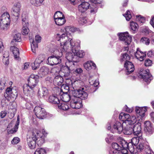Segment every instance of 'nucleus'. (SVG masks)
I'll list each match as a JSON object with an SVG mask.
<instances>
[{
    "label": "nucleus",
    "mask_w": 154,
    "mask_h": 154,
    "mask_svg": "<svg viewBox=\"0 0 154 154\" xmlns=\"http://www.w3.org/2000/svg\"><path fill=\"white\" fill-rule=\"evenodd\" d=\"M74 89L79 88L72 91L71 94L73 95L71 103V107L73 109H79L82 106L80 99L85 100L87 98L88 94L86 88L84 86L83 82L77 79H73L71 83Z\"/></svg>",
    "instance_id": "f257e3e1"
},
{
    "label": "nucleus",
    "mask_w": 154,
    "mask_h": 154,
    "mask_svg": "<svg viewBox=\"0 0 154 154\" xmlns=\"http://www.w3.org/2000/svg\"><path fill=\"white\" fill-rule=\"evenodd\" d=\"M56 40L60 41V47L62 49L63 51H67L69 49V47L67 46L69 42L71 48V50L76 49V47H79L80 45V41H78L76 42L72 39V38L69 37L66 34L63 33L60 34L57 33L55 35Z\"/></svg>",
    "instance_id": "f03ea898"
},
{
    "label": "nucleus",
    "mask_w": 154,
    "mask_h": 154,
    "mask_svg": "<svg viewBox=\"0 0 154 154\" xmlns=\"http://www.w3.org/2000/svg\"><path fill=\"white\" fill-rule=\"evenodd\" d=\"M10 22V16L8 13H4L0 18V27L3 30L7 29Z\"/></svg>",
    "instance_id": "7ed1b4c3"
},
{
    "label": "nucleus",
    "mask_w": 154,
    "mask_h": 154,
    "mask_svg": "<svg viewBox=\"0 0 154 154\" xmlns=\"http://www.w3.org/2000/svg\"><path fill=\"white\" fill-rule=\"evenodd\" d=\"M62 51L61 52L59 53V55H52L48 57V63L51 66L57 65L61 62V59L60 57L63 55Z\"/></svg>",
    "instance_id": "20e7f679"
},
{
    "label": "nucleus",
    "mask_w": 154,
    "mask_h": 154,
    "mask_svg": "<svg viewBox=\"0 0 154 154\" xmlns=\"http://www.w3.org/2000/svg\"><path fill=\"white\" fill-rule=\"evenodd\" d=\"M30 136L27 138V143L29 147L31 149H35L36 146V138L35 137L37 134L36 132H33L32 130L29 132Z\"/></svg>",
    "instance_id": "39448f33"
},
{
    "label": "nucleus",
    "mask_w": 154,
    "mask_h": 154,
    "mask_svg": "<svg viewBox=\"0 0 154 154\" xmlns=\"http://www.w3.org/2000/svg\"><path fill=\"white\" fill-rule=\"evenodd\" d=\"M139 77L143 79L145 82H149L153 79L152 75L149 73L148 69L145 70L143 69H140L139 71Z\"/></svg>",
    "instance_id": "423d86ee"
},
{
    "label": "nucleus",
    "mask_w": 154,
    "mask_h": 154,
    "mask_svg": "<svg viewBox=\"0 0 154 154\" xmlns=\"http://www.w3.org/2000/svg\"><path fill=\"white\" fill-rule=\"evenodd\" d=\"M34 112L37 117L41 119H43L46 115V112L45 109L38 106H35Z\"/></svg>",
    "instance_id": "0eeeda50"
},
{
    "label": "nucleus",
    "mask_w": 154,
    "mask_h": 154,
    "mask_svg": "<svg viewBox=\"0 0 154 154\" xmlns=\"http://www.w3.org/2000/svg\"><path fill=\"white\" fill-rule=\"evenodd\" d=\"M38 76L34 74L31 75L28 79V84L29 87L34 88L36 86L38 81Z\"/></svg>",
    "instance_id": "6e6552de"
},
{
    "label": "nucleus",
    "mask_w": 154,
    "mask_h": 154,
    "mask_svg": "<svg viewBox=\"0 0 154 154\" xmlns=\"http://www.w3.org/2000/svg\"><path fill=\"white\" fill-rule=\"evenodd\" d=\"M119 39L121 41L124 42L125 45H128L130 44L132 38L129 35L128 32L119 34Z\"/></svg>",
    "instance_id": "1a4fd4ad"
},
{
    "label": "nucleus",
    "mask_w": 154,
    "mask_h": 154,
    "mask_svg": "<svg viewBox=\"0 0 154 154\" xmlns=\"http://www.w3.org/2000/svg\"><path fill=\"white\" fill-rule=\"evenodd\" d=\"M32 131L33 132L35 133V132H36V133L37 134H35L36 135L35 137L36 139V143L38 146H41L45 142V136H41L39 131L36 129H33Z\"/></svg>",
    "instance_id": "9d476101"
},
{
    "label": "nucleus",
    "mask_w": 154,
    "mask_h": 154,
    "mask_svg": "<svg viewBox=\"0 0 154 154\" xmlns=\"http://www.w3.org/2000/svg\"><path fill=\"white\" fill-rule=\"evenodd\" d=\"M22 21L23 27L22 28V33L24 35H27L29 30L28 28L29 25L27 17L25 16H22Z\"/></svg>",
    "instance_id": "9b49d317"
},
{
    "label": "nucleus",
    "mask_w": 154,
    "mask_h": 154,
    "mask_svg": "<svg viewBox=\"0 0 154 154\" xmlns=\"http://www.w3.org/2000/svg\"><path fill=\"white\" fill-rule=\"evenodd\" d=\"M6 93L10 98L15 99L17 96V89L16 87L12 88L10 86L7 88Z\"/></svg>",
    "instance_id": "f8f14e48"
},
{
    "label": "nucleus",
    "mask_w": 154,
    "mask_h": 154,
    "mask_svg": "<svg viewBox=\"0 0 154 154\" xmlns=\"http://www.w3.org/2000/svg\"><path fill=\"white\" fill-rule=\"evenodd\" d=\"M147 111V107L144 106L140 107L136 106L135 107V112L136 115L140 119H142L145 116V112Z\"/></svg>",
    "instance_id": "ddd939ff"
},
{
    "label": "nucleus",
    "mask_w": 154,
    "mask_h": 154,
    "mask_svg": "<svg viewBox=\"0 0 154 154\" xmlns=\"http://www.w3.org/2000/svg\"><path fill=\"white\" fill-rule=\"evenodd\" d=\"M21 7L20 3L16 2L12 8V14L14 16L17 17V18L20 15Z\"/></svg>",
    "instance_id": "4468645a"
},
{
    "label": "nucleus",
    "mask_w": 154,
    "mask_h": 154,
    "mask_svg": "<svg viewBox=\"0 0 154 154\" xmlns=\"http://www.w3.org/2000/svg\"><path fill=\"white\" fill-rule=\"evenodd\" d=\"M144 130L146 134H151L154 132L153 125L149 121H146L144 122Z\"/></svg>",
    "instance_id": "2eb2a0df"
},
{
    "label": "nucleus",
    "mask_w": 154,
    "mask_h": 154,
    "mask_svg": "<svg viewBox=\"0 0 154 154\" xmlns=\"http://www.w3.org/2000/svg\"><path fill=\"white\" fill-rule=\"evenodd\" d=\"M124 67L126 68V74L128 75L133 72L134 70V68L132 63L129 61L125 62L124 64Z\"/></svg>",
    "instance_id": "dca6fc26"
},
{
    "label": "nucleus",
    "mask_w": 154,
    "mask_h": 154,
    "mask_svg": "<svg viewBox=\"0 0 154 154\" xmlns=\"http://www.w3.org/2000/svg\"><path fill=\"white\" fill-rule=\"evenodd\" d=\"M17 105L15 102H13L10 106L8 112L10 113L9 117L10 119L13 118L16 111Z\"/></svg>",
    "instance_id": "f3484780"
},
{
    "label": "nucleus",
    "mask_w": 154,
    "mask_h": 154,
    "mask_svg": "<svg viewBox=\"0 0 154 154\" xmlns=\"http://www.w3.org/2000/svg\"><path fill=\"white\" fill-rule=\"evenodd\" d=\"M134 55L137 59L140 61H142L144 60L146 54V53L142 52L139 48H137V51L135 53Z\"/></svg>",
    "instance_id": "a211bd4d"
},
{
    "label": "nucleus",
    "mask_w": 154,
    "mask_h": 154,
    "mask_svg": "<svg viewBox=\"0 0 154 154\" xmlns=\"http://www.w3.org/2000/svg\"><path fill=\"white\" fill-rule=\"evenodd\" d=\"M90 6V4L87 2H84L79 5L78 9L79 11L81 13L85 12Z\"/></svg>",
    "instance_id": "6ab92c4d"
},
{
    "label": "nucleus",
    "mask_w": 154,
    "mask_h": 154,
    "mask_svg": "<svg viewBox=\"0 0 154 154\" xmlns=\"http://www.w3.org/2000/svg\"><path fill=\"white\" fill-rule=\"evenodd\" d=\"M29 38L31 44V48L33 53H35L36 50L38 48V45L34 41L33 36L30 33L29 35Z\"/></svg>",
    "instance_id": "aec40b11"
},
{
    "label": "nucleus",
    "mask_w": 154,
    "mask_h": 154,
    "mask_svg": "<svg viewBox=\"0 0 154 154\" xmlns=\"http://www.w3.org/2000/svg\"><path fill=\"white\" fill-rule=\"evenodd\" d=\"M23 88L24 93L27 96H30L33 92L34 88L26 84L23 85Z\"/></svg>",
    "instance_id": "412c9836"
},
{
    "label": "nucleus",
    "mask_w": 154,
    "mask_h": 154,
    "mask_svg": "<svg viewBox=\"0 0 154 154\" xmlns=\"http://www.w3.org/2000/svg\"><path fill=\"white\" fill-rule=\"evenodd\" d=\"M133 132L134 135H136L142 136L141 133V128L140 124V123H137L134 125H133Z\"/></svg>",
    "instance_id": "4be33fe9"
},
{
    "label": "nucleus",
    "mask_w": 154,
    "mask_h": 154,
    "mask_svg": "<svg viewBox=\"0 0 154 154\" xmlns=\"http://www.w3.org/2000/svg\"><path fill=\"white\" fill-rule=\"evenodd\" d=\"M144 141V140L143 139L142 136L140 135L139 136H137L132 138L131 140V142L130 143H131V147H132V145L136 146L138 144L139 142L140 143L143 142Z\"/></svg>",
    "instance_id": "5701e85b"
},
{
    "label": "nucleus",
    "mask_w": 154,
    "mask_h": 154,
    "mask_svg": "<svg viewBox=\"0 0 154 154\" xmlns=\"http://www.w3.org/2000/svg\"><path fill=\"white\" fill-rule=\"evenodd\" d=\"M113 128L115 132L119 134H120L123 130V128L122 124L119 122H116L113 126Z\"/></svg>",
    "instance_id": "b1692460"
},
{
    "label": "nucleus",
    "mask_w": 154,
    "mask_h": 154,
    "mask_svg": "<svg viewBox=\"0 0 154 154\" xmlns=\"http://www.w3.org/2000/svg\"><path fill=\"white\" fill-rule=\"evenodd\" d=\"M85 68L88 71L94 69L96 68L95 64L91 61H88L84 64Z\"/></svg>",
    "instance_id": "393cba45"
},
{
    "label": "nucleus",
    "mask_w": 154,
    "mask_h": 154,
    "mask_svg": "<svg viewBox=\"0 0 154 154\" xmlns=\"http://www.w3.org/2000/svg\"><path fill=\"white\" fill-rule=\"evenodd\" d=\"M48 94V90L45 87H42L38 92V95L40 97H44L47 96Z\"/></svg>",
    "instance_id": "a878e982"
},
{
    "label": "nucleus",
    "mask_w": 154,
    "mask_h": 154,
    "mask_svg": "<svg viewBox=\"0 0 154 154\" xmlns=\"http://www.w3.org/2000/svg\"><path fill=\"white\" fill-rule=\"evenodd\" d=\"M132 128H133V125L128 124L123 128L122 131L125 134H131L133 132Z\"/></svg>",
    "instance_id": "bb28decb"
},
{
    "label": "nucleus",
    "mask_w": 154,
    "mask_h": 154,
    "mask_svg": "<svg viewBox=\"0 0 154 154\" xmlns=\"http://www.w3.org/2000/svg\"><path fill=\"white\" fill-rule=\"evenodd\" d=\"M10 50L13 52L14 58L17 60L19 58L20 54L18 48L15 46H13L11 47Z\"/></svg>",
    "instance_id": "cd10ccee"
},
{
    "label": "nucleus",
    "mask_w": 154,
    "mask_h": 154,
    "mask_svg": "<svg viewBox=\"0 0 154 154\" xmlns=\"http://www.w3.org/2000/svg\"><path fill=\"white\" fill-rule=\"evenodd\" d=\"M20 34V33H17L14 35L13 37V39L11 42V44L12 45H16L17 43L20 42L21 40Z\"/></svg>",
    "instance_id": "c85d7f7f"
},
{
    "label": "nucleus",
    "mask_w": 154,
    "mask_h": 154,
    "mask_svg": "<svg viewBox=\"0 0 154 154\" xmlns=\"http://www.w3.org/2000/svg\"><path fill=\"white\" fill-rule=\"evenodd\" d=\"M112 146L113 148L115 149L112 151L113 154H119V151L121 149V146L116 143H112Z\"/></svg>",
    "instance_id": "c756f323"
},
{
    "label": "nucleus",
    "mask_w": 154,
    "mask_h": 154,
    "mask_svg": "<svg viewBox=\"0 0 154 154\" xmlns=\"http://www.w3.org/2000/svg\"><path fill=\"white\" fill-rule=\"evenodd\" d=\"M53 82L55 84L58 85H61L63 82V79L60 75H57L54 78Z\"/></svg>",
    "instance_id": "7c9ffc66"
},
{
    "label": "nucleus",
    "mask_w": 154,
    "mask_h": 154,
    "mask_svg": "<svg viewBox=\"0 0 154 154\" xmlns=\"http://www.w3.org/2000/svg\"><path fill=\"white\" fill-rule=\"evenodd\" d=\"M72 96L73 95H72V96L71 97L69 94L65 93L62 94L60 98L64 102H67L69 101L70 99H71V101H72ZM71 103V102H70V104Z\"/></svg>",
    "instance_id": "2f4dec72"
},
{
    "label": "nucleus",
    "mask_w": 154,
    "mask_h": 154,
    "mask_svg": "<svg viewBox=\"0 0 154 154\" xmlns=\"http://www.w3.org/2000/svg\"><path fill=\"white\" fill-rule=\"evenodd\" d=\"M49 69L48 68L43 66L39 70L38 74L41 77L44 76L48 74Z\"/></svg>",
    "instance_id": "473e14b6"
},
{
    "label": "nucleus",
    "mask_w": 154,
    "mask_h": 154,
    "mask_svg": "<svg viewBox=\"0 0 154 154\" xmlns=\"http://www.w3.org/2000/svg\"><path fill=\"white\" fill-rule=\"evenodd\" d=\"M45 56L44 55H39L35 60V63L36 64V67L39 66V64L45 60Z\"/></svg>",
    "instance_id": "72a5a7b5"
},
{
    "label": "nucleus",
    "mask_w": 154,
    "mask_h": 154,
    "mask_svg": "<svg viewBox=\"0 0 154 154\" xmlns=\"http://www.w3.org/2000/svg\"><path fill=\"white\" fill-rule=\"evenodd\" d=\"M70 70V69L66 66H63L61 68V70L64 73L63 76L65 77H68L69 75Z\"/></svg>",
    "instance_id": "f704fd0d"
},
{
    "label": "nucleus",
    "mask_w": 154,
    "mask_h": 154,
    "mask_svg": "<svg viewBox=\"0 0 154 154\" xmlns=\"http://www.w3.org/2000/svg\"><path fill=\"white\" fill-rule=\"evenodd\" d=\"M137 121V119L136 117L134 116H131L129 115V118L127 119L126 122V123H127L128 125H133Z\"/></svg>",
    "instance_id": "c9c22d12"
},
{
    "label": "nucleus",
    "mask_w": 154,
    "mask_h": 154,
    "mask_svg": "<svg viewBox=\"0 0 154 154\" xmlns=\"http://www.w3.org/2000/svg\"><path fill=\"white\" fill-rule=\"evenodd\" d=\"M89 81L90 84L94 87H97L99 85L98 80L95 79L93 76H90L89 79Z\"/></svg>",
    "instance_id": "e433bc0d"
},
{
    "label": "nucleus",
    "mask_w": 154,
    "mask_h": 154,
    "mask_svg": "<svg viewBox=\"0 0 154 154\" xmlns=\"http://www.w3.org/2000/svg\"><path fill=\"white\" fill-rule=\"evenodd\" d=\"M48 100L49 102L54 104H58L60 102L59 99L54 96H50Z\"/></svg>",
    "instance_id": "4c0bfd02"
},
{
    "label": "nucleus",
    "mask_w": 154,
    "mask_h": 154,
    "mask_svg": "<svg viewBox=\"0 0 154 154\" xmlns=\"http://www.w3.org/2000/svg\"><path fill=\"white\" fill-rule=\"evenodd\" d=\"M56 24L58 26H61L66 22L65 17L54 19Z\"/></svg>",
    "instance_id": "58836bf2"
},
{
    "label": "nucleus",
    "mask_w": 154,
    "mask_h": 154,
    "mask_svg": "<svg viewBox=\"0 0 154 154\" xmlns=\"http://www.w3.org/2000/svg\"><path fill=\"white\" fill-rule=\"evenodd\" d=\"M130 59V57L126 53L122 54L120 57V61L121 62L125 61V62L129 61Z\"/></svg>",
    "instance_id": "ea45409f"
},
{
    "label": "nucleus",
    "mask_w": 154,
    "mask_h": 154,
    "mask_svg": "<svg viewBox=\"0 0 154 154\" xmlns=\"http://www.w3.org/2000/svg\"><path fill=\"white\" fill-rule=\"evenodd\" d=\"M129 116V115L128 114L125 113L123 112L121 113L119 116V118L120 120L122 121H125L126 123V121Z\"/></svg>",
    "instance_id": "a19ab883"
},
{
    "label": "nucleus",
    "mask_w": 154,
    "mask_h": 154,
    "mask_svg": "<svg viewBox=\"0 0 154 154\" xmlns=\"http://www.w3.org/2000/svg\"><path fill=\"white\" fill-rule=\"evenodd\" d=\"M58 107L59 109L64 111L67 110L69 108L67 103L65 102L59 104Z\"/></svg>",
    "instance_id": "79ce46f5"
},
{
    "label": "nucleus",
    "mask_w": 154,
    "mask_h": 154,
    "mask_svg": "<svg viewBox=\"0 0 154 154\" xmlns=\"http://www.w3.org/2000/svg\"><path fill=\"white\" fill-rule=\"evenodd\" d=\"M72 52L74 54H75L79 57H82L85 55V53L82 50L78 51L76 49H72Z\"/></svg>",
    "instance_id": "37998d69"
},
{
    "label": "nucleus",
    "mask_w": 154,
    "mask_h": 154,
    "mask_svg": "<svg viewBox=\"0 0 154 154\" xmlns=\"http://www.w3.org/2000/svg\"><path fill=\"white\" fill-rule=\"evenodd\" d=\"M77 29L71 26H68L65 28V31L67 32L66 35L68 34H70V32H74L76 31Z\"/></svg>",
    "instance_id": "c03bdc74"
},
{
    "label": "nucleus",
    "mask_w": 154,
    "mask_h": 154,
    "mask_svg": "<svg viewBox=\"0 0 154 154\" xmlns=\"http://www.w3.org/2000/svg\"><path fill=\"white\" fill-rule=\"evenodd\" d=\"M20 123L19 119L18 118H17L16 123L15 125L14 126V128L12 129L9 131L10 133H14L16 132L18 128V126L19 125Z\"/></svg>",
    "instance_id": "a18cd8bd"
},
{
    "label": "nucleus",
    "mask_w": 154,
    "mask_h": 154,
    "mask_svg": "<svg viewBox=\"0 0 154 154\" xmlns=\"http://www.w3.org/2000/svg\"><path fill=\"white\" fill-rule=\"evenodd\" d=\"M131 144L130 143H128L125 140H122L121 142V145L122 146V148H125L126 149H129L130 148L129 145Z\"/></svg>",
    "instance_id": "49530a36"
},
{
    "label": "nucleus",
    "mask_w": 154,
    "mask_h": 154,
    "mask_svg": "<svg viewBox=\"0 0 154 154\" xmlns=\"http://www.w3.org/2000/svg\"><path fill=\"white\" fill-rule=\"evenodd\" d=\"M61 85V91L64 94L67 93V92L69 90V86L65 84H63Z\"/></svg>",
    "instance_id": "de8ad7c7"
},
{
    "label": "nucleus",
    "mask_w": 154,
    "mask_h": 154,
    "mask_svg": "<svg viewBox=\"0 0 154 154\" xmlns=\"http://www.w3.org/2000/svg\"><path fill=\"white\" fill-rule=\"evenodd\" d=\"M54 19L58 18H61L65 17L63 13L60 11H57L56 12L54 16Z\"/></svg>",
    "instance_id": "09e8293b"
},
{
    "label": "nucleus",
    "mask_w": 154,
    "mask_h": 154,
    "mask_svg": "<svg viewBox=\"0 0 154 154\" xmlns=\"http://www.w3.org/2000/svg\"><path fill=\"white\" fill-rule=\"evenodd\" d=\"M91 5L90 6L91 8V11L90 12L92 14H94L97 11V7L99 5H100V4L98 5H92V3H91Z\"/></svg>",
    "instance_id": "8fccbe9b"
},
{
    "label": "nucleus",
    "mask_w": 154,
    "mask_h": 154,
    "mask_svg": "<svg viewBox=\"0 0 154 154\" xmlns=\"http://www.w3.org/2000/svg\"><path fill=\"white\" fill-rule=\"evenodd\" d=\"M146 143H140L137 147L138 151H141L143 150L144 151L145 149L146 145H148Z\"/></svg>",
    "instance_id": "3c124183"
},
{
    "label": "nucleus",
    "mask_w": 154,
    "mask_h": 154,
    "mask_svg": "<svg viewBox=\"0 0 154 154\" xmlns=\"http://www.w3.org/2000/svg\"><path fill=\"white\" fill-rule=\"evenodd\" d=\"M140 42L141 43L146 45H149L150 43L149 39L145 37H142L140 40Z\"/></svg>",
    "instance_id": "603ef678"
},
{
    "label": "nucleus",
    "mask_w": 154,
    "mask_h": 154,
    "mask_svg": "<svg viewBox=\"0 0 154 154\" xmlns=\"http://www.w3.org/2000/svg\"><path fill=\"white\" fill-rule=\"evenodd\" d=\"M66 66L70 68L71 70H72L73 69V67L74 66V64L72 61L70 60H67L66 63Z\"/></svg>",
    "instance_id": "864d4df0"
},
{
    "label": "nucleus",
    "mask_w": 154,
    "mask_h": 154,
    "mask_svg": "<svg viewBox=\"0 0 154 154\" xmlns=\"http://www.w3.org/2000/svg\"><path fill=\"white\" fill-rule=\"evenodd\" d=\"M130 24V26L131 29L133 31H136L138 29V24L133 21H131Z\"/></svg>",
    "instance_id": "5fc2aeb1"
},
{
    "label": "nucleus",
    "mask_w": 154,
    "mask_h": 154,
    "mask_svg": "<svg viewBox=\"0 0 154 154\" xmlns=\"http://www.w3.org/2000/svg\"><path fill=\"white\" fill-rule=\"evenodd\" d=\"M145 147L144 151L146 152V154H154V152L148 145H146Z\"/></svg>",
    "instance_id": "6e6d98bb"
},
{
    "label": "nucleus",
    "mask_w": 154,
    "mask_h": 154,
    "mask_svg": "<svg viewBox=\"0 0 154 154\" xmlns=\"http://www.w3.org/2000/svg\"><path fill=\"white\" fill-rule=\"evenodd\" d=\"M9 103V101L5 97H4L2 100L1 105L2 107H6Z\"/></svg>",
    "instance_id": "4d7b16f0"
},
{
    "label": "nucleus",
    "mask_w": 154,
    "mask_h": 154,
    "mask_svg": "<svg viewBox=\"0 0 154 154\" xmlns=\"http://www.w3.org/2000/svg\"><path fill=\"white\" fill-rule=\"evenodd\" d=\"M45 150L42 148L37 149L34 153L35 154H45Z\"/></svg>",
    "instance_id": "13d9d810"
},
{
    "label": "nucleus",
    "mask_w": 154,
    "mask_h": 154,
    "mask_svg": "<svg viewBox=\"0 0 154 154\" xmlns=\"http://www.w3.org/2000/svg\"><path fill=\"white\" fill-rule=\"evenodd\" d=\"M74 54L73 52H68L66 54V58L67 60H70L71 61L73 56Z\"/></svg>",
    "instance_id": "bf43d9fd"
},
{
    "label": "nucleus",
    "mask_w": 154,
    "mask_h": 154,
    "mask_svg": "<svg viewBox=\"0 0 154 154\" xmlns=\"http://www.w3.org/2000/svg\"><path fill=\"white\" fill-rule=\"evenodd\" d=\"M123 15L125 17L126 20L127 21H129L131 17V13L129 10L127 11L126 13Z\"/></svg>",
    "instance_id": "052dcab7"
},
{
    "label": "nucleus",
    "mask_w": 154,
    "mask_h": 154,
    "mask_svg": "<svg viewBox=\"0 0 154 154\" xmlns=\"http://www.w3.org/2000/svg\"><path fill=\"white\" fill-rule=\"evenodd\" d=\"M78 22L79 23L82 25L86 23L87 22L86 18L81 17L79 19Z\"/></svg>",
    "instance_id": "680f3d73"
},
{
    "label": "nucleus",
    "mask_w": 154,
    "mask_h": 154,
    "mask_svg": "<svg viewBox=\"0 0 154 154\" xmlns=\"http://www.w3.org/2000/svg\"><path fill=\"white\" fill-rule=\"evenodd\" d=\"M30 2L32 5L35 6H39L41 4L37 0H30Z\"/></svg>",
    "instance_id": "e2e57ef3"
},
{
    "label": "nucleus",
    "mask_w": 154,
    "mask_h": 154,
    "mask_svg": "<svg viewBox=\"0 0 154 154\" xmlns=\"http://www.w3.org/2000/svg\"><path fill=\"white\" fill-rule=\"evenodd\" d=\"M152 64V61L150 59H148L145 60L144 65L146 66H151Z\"/></svg>",
    "instance_id": "0e129e2a"
},
{
    "label": "nucleus",
    "mask_w": 154,
    "mask_h": 154,
    "mask_svg": "<svg viewBox=\"0 0 154 154\" xmlns=\"http://www.w3.org/2000/svg\"><path fill=\"white\" fill-rule=\"evenodd\" d=\"M20 141V139L18 137H14L11 141V143L13 144H15L18 143Z\"/></svg>",
    "instance_id": "69168bd1"
},
{
    "label": "nucleus",
    "mask_w": 154,
    "mask_h": 154,
    "mask_svg": "<svg viewBox=\"0 0 154 154\" xmlns=\"http://www.w3.org/2000/svg\"><path fill=\"white\" fill-rule=\"evenodd\" d=\"M74 56L71 60L73 63L78 62L79 61V58L75 54H74Z\"/></svg>",
    "instance_id": "338daca9"
},
{
    "label": "nucleus",
    "mask_w": 154,
    "mask_h": 154,
    "mask_svg": "<svg viewBox=\"0 0 154 154\" xmlns=\"http://www.w3.org/2000/svg\"><path fill=\"white\" fill-rule=\"evenodd\" d=\"M91 3H92V5H97L100 4L101 2V0H90Z\"/></svg>",
    "instance_id": "774afa93"
}]
</instances>
